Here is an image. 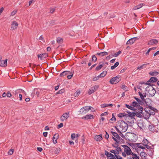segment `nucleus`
I'll return each mask as SVG.
<instances>
[{
	"label": "nucleus",
	"instance_id": "nucleus-57",
	"mask_svg": "<svg viewBox=\"0 0 159 159\" xmlns=\"http://www.w3.org/2000/svg\"><path fill=\"white\" fill-rule=\"evenodd\" d=\"M63 126V125L62 123H60L58 125L57 127V128L59 129L61 127H62Z\"/></svg>",
	"mask_w": 159,
	"mask_h": 159
},
{
	"label": "nucleus",
	"instance_id": "nucleus-20",
	"mask_svg": "<svg viewBox=\"0 0 159 159\" xmlns=\"http://www.w3.org/2000/svg\"><path fill=\"white\" fill-rule=\"evenodd\" d=\"M148 128L149 130L152 132H154L155 129V127L153 125V124H152L150 123V124L148 125Z\"/></svg>",
	"mask_w": 159,
	"mask_h": 159
},
{
	"label": "nucleus",
	"instance_id": "nucleus-44",
	"mask_svg": "<svg viewBox=\"0 0 159 159\" xmlns=\"http://www.w3.org/2000/svg\"><path fill=\"white\" fill-rule=\"evenodd\" d=\"M111 133L112 134L113 136V137H114L116 138L117 137V136L118 135L117 133L116 132L111 131Z\"/></svg>",
	"mask_w": 159,
	"mask_h": 159
},
{
	"label": "nucleus",
	"instance_id": "nucleus-42",
	"mask_svg": "<svg viewBox=\"0 0 159 159\" xmlns=\"http://www.w3.org/2000/svg\"><path fill=\"white\" fill-rule=\"evenodd\" d=\"M102 78L101 76H100V75L96 76H95L93 79V81H96L98 80L100 78Z\"/></svg>",
	"mask_w": 159,
	"mask_h": 159
},
{
	"label": "nucleus",
	"instance_id": "nucleus-19",
	"mask_svg": "<svg viewBox=\"0 0 159 159\" xmlns=\"http://www.w3.org/2000/svg\"><path fill=\"white\" fill-rule=\"evenodd\" d=\"M158 43L157 40L156 39H152L150 40L148 42V45H152L153 44H157Z\"/></svg>",
	"mask_w": 159,
	"mask_h": 159
},
{
	"label": "nucleus",
	"instance_id": "nucleus-52",
	"mask_svg": "<svg viewBox=\"0 0 159 159\" xmlns=\"http://www.w3.org/2000/svg\"><path fill=\"white\" fill-rule=\"evenodd\" d=\"M139 83L140 84H146V85H150L151 84L150 83H148V82H140Z\"/></svg>",
	"mask_w": 159,
	"mask_h": 159
},
{
	"label": "nucleus",
	"instance_id": "nucleus-33",
	"mask_svg": "<svg viewBox=\"0 0 159 159\" xmlns=\"http://www.w3.org/2000/svg\"><path fill=\"white\" fill-rule=\"evenodd\" d=\"M149 143L148 140L146 139H144L142 141V144L144 146L148 144Z\"/></svg>",
	"mask_w": 159,
	"mask_h": 159
},
{
	"label": "nucleus",
	"instance_id": "nucleus-46",
	"mask_svg": "<svg viewBox=\"0 0 159 159\" xmlns=\"http://www.w3.org/2000/svg\"><path fill=\"white\" fill-rule=\"evenodd\" d=\"M92 61L96 62L97 60V57H96L95 55H93L92 56Z\"/></svg>",
	"mask_w": 159,
	"mask_h": 159
},
{
	"label": "nucleus",
	"instance_id": "nucleus-37",
	"mask_svg": "<svg viewBox=\"0 0 159 159\" xmlns=\"http://www.w3.org/2000/svg\"><path fill=\"white\" fill-rule=\"evenodd\" d=\"M125 106L128 109H130V110L133 111V108L132 107V103H131L130 104V105H129L128 104H125Z\"/></svg>",
	"mask_w": 159,
	"mask_h": 159
},
{
	"label": "nucleus",
	"instance_id": "nucleus-14",
	"mask_svg": "<svg viewBox=\"0 0 159 159\" xmlns=\"http://www.w3.org/2000/svg\"><path fill=\"white\" fill-rule=\"evenodd\" d=\"M124 152H126L127 155H132V153H134L132 152L131 149L129 147L124 149Z\"/></svg>",
	"mask_w": 159,
	"mask_h": 159
},
{
	"label": "nucleus",
	"instance_id": "nucleus-64",
	"mask_svg": "<svg viewBox=\"0 0 159 159\" xmlns=\"http://www.w3.org/2000/svg\"><path fill=\"white\" fill-rule=\"evenodd\" d=\"M80 91H78L76 92V93H75V96H77L79 95V94H80Z\"/></svg>",
	"mask_w": 159,
	"mask_h": 159
},
{
	"label": "nucleus",
	"instance_id": "nucleus-1",
	"mask_svg": "<svg viewBox=\"0 0 159 159\" xmlns=\"http://www.w3.org/2000/svg\"><path fill=\"white\" fill-rule=\"evenodd\" d=\"M119 127L122 132H125L128 128V124L124 121L120 120L118 121L117 127Z\"/></svg>",
	"mask_w": 159,
	"mask_h": 159
},
{
	"label": "nucleus",
	"instance_id": "nucleus-5",
	"mask_svg": "<svg viewBox=\"0 0 159 159\" xmlns=\"http://www.w3.org/2000/svg\"><path fill=\"white\" fill-rule=\"evenodd\" d=\"M69 116V112H68L65 113L61 117V121H63L64 120H67Z\"/></svg>",
	"mask_w": 159,
	"mask_h": 159
},
{
	"label": "nucleus",
	"instance_id": "nucleus-24",
	"mask_svg": "<svg viewBox=\"0 0 159 159\" xmlns=\"http://www.w3.org/2000/svg\"><path fill=\"white\" fill-rule=\"evenodd\" d=\"M108 54V53L106 52H103L99 53H97L96 55H98L99 56L102 57L106 55H107Z\"/></svg>",
	"mask_w": 159,
	"mask_h": 159
},
{
	"label": "nucleus",
	"instance_id": "nucleus-12",
	"mask_svg": "<svg viewBox=\"0 0 159 159\" xmlns=\"http://www.w3.org/2000/svg\"><path fill=\"white\" fill-rule=\"evenodd\" d=\"M82 119L85 120L92 119H94V116L92 115L89 114L86 115L85 116L83 117Z\"/></svg>",
	"mask_w": 159,
	"mask_h": 159
},
{
	"label": "nucleus",
	"instance_id": "nucleus-6",
	"mask_svg": "<svg viewBox=\"0 0 159 159\" xmlns=\"http://www.w3.org/2000/svg\"><path fill=\"white\" fill-rule=\"evenodd\" d=\"M112 139L116 141V142L115 143V144L116 145V143H119L124 140L119 135L117 136V137L116 138L114 137H112Z\"/></svg>",
	"mask_w": 159,
	"mask_h": 159
},
{
	"label": "nucleus",
	"instance_id": "nucleus-56",
	"mask_svg": "<svg viewBox=\"0 0 159 159\" xmlns=\"http://www.w3.org/2000/svg\"><path fill=\"white\" fill-rule=\"evenodd\" d=\"M112 118L110 119V120L111 121H115L116 120V118L114 116L113 114H112Z\"/></svg>",
	"mask_w": 159,
	"mask_h": 159
},
{
	"label": "nucleus",
	"instance_id": "nucleus-36",
	"mask_svg": "<svg viewBox=\"0 0 159 159\" xmlns=\"http://www.w3.org/2000/svg\"><path fill=\"white\" fill-rule=\"evenodd\" d=\"M112 146L114 148H116V150L117 151H119L120 152H121L122 151V149H121V148L118 147V146H116L114 145V144H113L112 145Z\"/></svg>",
	"mask_w": 159,
	"mask_h": 159
},
{
	"label": "nucleus",
	"instance_id": "nucleus-23",
	"mask_svg": "<svg viewBox=\"0 0 159 159\" xmlns=\"http://www.w3.org/2000/svg\"><path fill=\"white\" fill-rule=\"evenodd\" d=\"M157 80L158 79L156 77H151L149 80L148 81V83L149 82H156L157 81Z\"/></svg>",
	"mask_w": 159,
	"mask_h": 159
},
{
	"label": "nucleus",
	"instance_id": "nucleus-2",
	"mask_svg": "<svg viewBox=\"0 0 159 159\" xmlns=\"http://www.w3.org/2000/svg\"><path fill=\"white\" fill-rule=\"evenodd\" d=\"M145 91L148 93L150 97H153L156 92L155 89L151 85L146 88Z\"/></svg>",
	"mask_w": 159,
	"mask_h": 159
},
{
	"label": "nucleus",
	"instance_id": "nucleus-48",
	"mask_svg": "<svg viewBox=\"0 0 159 159\" xmlns=\"http://www.w3.org/2000/svg\"><path fill=\"white\" fill-rule=\"evenodd\" d=\"M121 53V52L120 51H119L116 53L113 54V56L115 57H117Z\"/></svg>",
	"mask_w": 159,
	"mask_h": 159
},
{
	"label": "nucleus",
	"instance_id": "nucleus-15",
	"mask_svg": "<svg viewBox=\"0 0 159 159\" xmlns=\"http://www.w3.org/2000/svg\"><path fill=\"white\" fill-rule=\"evenodd\" d=\"M105 154L107 157H111L110 158H108V159H113V158H115V156L113 155L111 153L109 152L108 151H105Z\"/></svg>",
	"mask_w": 159,
	"mask_h": 159
},
{
	"label": "nucleus",
	"instance_id": "nucleus-53",
	"mask_svg": "<svg viewBox=\"0 0 159 159\" xmlns=\"http://www.w3.org/2000/svg\"><path fill=\"white\" fill-rule=\"evenodd\" d=\"M73 73L71 72V74L68 75L67 76V78L69 79H71L73 75Z\"/></svg>",
	"mask_w": 159,
	"mask_h": 159
},
{
	"label": "nucleus",
	"instance_id": "nucleus-30",
	"mask_svg": "<svg viewBox=\"0 0 159 159\" xmlns=\"http://www.w3.org/2000/svg\"><path fill=\"white\" fill-rule=\"evenodd\" d=\"M147 151L148 152V154L150 157H151L152 156L154 152V150L152 148L151 149L148 150H147Z\"/></svg>",
	"mask_w": 159,
	"mask_h": 159
},
{
	"label": "nucleus",
	"instance_id": "nucleus-8",
	"mask_svg": "<svg viewBox=\"0 0 159 159\" xmlns=\"http://www.w3.org/2000/svg\"><path fill=\"white\" fill-rule=\"evenodd\" d=\"M138 125L139 128L142 130H144L145 129L146 125L144 122L142 121L139 122L137 123Z\"/></svg>",
	"mask_w": 159,
	"mask_h": 159
},
{
	"label": "nucleus",
	"instance_id": "nucleus-21",
	"mask_svg": "<svg viewBox=\"0 0 159 159\" xmlns=\"http://www.w3.org/2000/svg\"><path fill=\"white\" fill-rule=\"evenodd\" d=\"M7 59L5 61L2 60L0 61V66L2 67H6L7 65Z\"/></svg>",
	"mask_w": 159,
	"mask_h": 159
},
{
	"label": "nucleus",
	"instance_id": "nucleus-54",
	"mask_svg": "<svg viewBox=\"0 0 159 159\" xmlns=\"http://www.w3.org/2000/svg\"><path fill=\"white\" fill-rule=\"evenodd\" d=\"M7 96L8 98H11V97L12 95L10 91H8L7 92Z\"/></svg>",
	"mask_w": 159,
	"mask_h": 159
},
{
	"label": "nucleus",
	"instance_id": "nucleus-51",
	"mask_svg": "<svg viewBox=\"0 0 159 159\" xmlns=\"http://www.w3.org/2000/svg\"><path fill=\"white\" fill-rule=\"evenodd\" d=\"M64 92V90L63 89H61L59 90L58 92H57L56 93V94H61V93H63Z\"/></svg>",
	"mask_w": 159,
	"mask_h": 159
},
{
	"label": "nucleus",
	"instance_id": "nucleus-41",
	"mask_svg": "<svg viewBox=\"0 0 159 159\" xmlns=\"http://www.w3.org/2000/svg\"><path fill=\"white\" fill-rule=\"evenodd\" d=\"M140 155L141 157H143V158L144 157H145L146 156H147V153L146 152H141L140 153Z\"/></svg>",
	"mask_w": 159,
	"mask_h": 159
},
{
	"label": "nucleus",
	"instance_id": "nucleus-63",
	"mask_svg": "<svg viewBox=\"0 0 159 159\" xmlns=\"http://www.w3.org/2000/svg\"><path fill=\"white\" fill-rule=\"evenodd\" d=\"M105 132L106 134L105 135V138L107 139H108L109 137V135L108 133L106 131H105Z\"/></svg>",
	"mask_w": 159,
	"mask_h": 159
},
{
	"label": "nucleus",
	"instance_id": "nucleus-32",
	"mask_svg": "<svg viewBox=\"0 0 159 159\" xmlns=\"http://www.w3.org/2000/svg\"><path fill=\"white\" fill-rule=\"evenodd\" d=\"M84 108V110L86 111V113L88 112L89 111L91 110V108H92V107L91 106H85L83 107Z\"/></svg>",
	"mask_w": 159,
	"mask_h": 159
},
{
	"label": "nucleus",
	"instance_id": "nucleus-43",
	"mask_svg": "<svg viewBox=\"0 0 159 159\" xmlns=\"http://www.w3.org/2000/svg\"><path fill=\"white\" fill-rule=\"evenodd\" d=\"M57 41L58 43H61L63 41V39L61 38H57Z\"/></svg>",
	"mask_w": 159,
	"mask_h": 159
},
{
	"label": "nucleus",
	"instance_id": "nucleus-7",
	"mask_svg": "<svg viewBox=\"0 0 159 159\" xmlns=\"http://www.w3.org/2000/svg\"><path fill=\"white\" fill-rule=\"evenodd\" d=\"M98 85H95L93 87L91 88L88 91V93L89 95H90L92 93H93L94 92L96 91L97 89L98 88Z\"/></svg>",
	"mask_w": 159,
	"mask_h": 159
},
{
	"label": "nucleus",
	"instance_id": "nucleus-4",
	"mask_svg": "<svg viewBox=\"0 0 159 159\" xmlns=\"http://www.w3.org/2000/svg\"><path fill=\"white\" fill-rule=\"evenodd\" d=\"M120 76L117 75L111 79L110 80V83L112 84H116L120 81Z\"/></svg>",
	"mask_w": 159,
	"mask_h": 159
},
{
	"label": "nucleus",
	"instance_id": "nucleus-29",
	"mask_svg": "<svg viewBox=\"0 0 159 159\" xmlns=\"http://www.w3.org/2000/svg\"><path fill=\"white\" fill-rule=\"evenodd\" d=\"M149 75L151 76H156L159 74V72H157L156 70H154L149 73Z\"/></svg>",
	"mask_w": 159,
	"mask_h": 159
},
{
	"label": "nucleus",
	"instance_id": "nucleus-22",
	"mask_svg": "<svg viewBox=\"0 0 159 159\" xmlns=\"http://www.w3.org/2000/svg\"><path fill=\"white\" fill-rule=\"evenodd\" d=\"M70 74H71V72L70 71H65L60 73V76L61 77H63Z\"/></svg>",
	"mask_w": 159,
	"mask_h": 159
},
{
	"label": "nucleus",
	"instance_id": "nucleus-49",
	"mask_svg": "<svg viewBox=\"0 0 159 159\" xmlns=\"http://www.w3.org/2000/svg\"><path fill=\"white\" fill-rule=\"evenodd\" d=\"M14 151V149H11L8 152V154L9 155H11L13 154Z\"/></svg>",
	"mask_w": 159,
	"mask_h": 159
},
{
	"label": "nucleus",
	"instance_id": "nucleus-18",
	"mask_svg": "<svg viewBox=\"0 0 159 159\" xmlns=\"http://www.w3.org/2000/svg\"><path fill=\"white\" fill-rule=\"evenodd\" d=\"M126 112L128 113L127 114V117H129L131 119L134 118V112H131L129 111H127Z\"/></svg>",
	"mask_w": 159,
	"mask_h": 159
},
{
	"label": "nucleus",
	"instance_id": "nucleus-60",
	"mask_svg": "<svg viewBox=\"0 0 159 159\" xmlns=\"http://www.w3.org/2000/svg\"><path fill=\"white\" fill-rule=\"evenodd\" d=\"M145 148H146L148 149V150L149 149H151L152 148V147H151V146H149L148 144H147L146 145H145Z\"/></svg>",
	"mask_w": 159,
	"mask_h": 159
},
{
	"label": "nucleus",
	"instance_id": "nucleus-61",
	"mask_svg": "<svg viewBox=\"0 0 159 159\" xmlns=\"http://www.w3.org/2000/svg\"><path fill=\"white\" fill-rule=\"evenodd\" d=\"M115 128L116 129V130L119 132V133H120V132H122L121 130V129H120V128L119 127V128H117V127L115 126Z\"/></svg>",
	"mask_w": 159,
	"mask_h": 159
},
{
	"label": "nucleus",
	"instance_id": "nucleus-39",
	"mask_svg": "<svg viewBox=\"0 0 159 159\" xmlns=\"http://www.w3.org/2000/svg\"><path fill=\"white\" fill-rule=\"evenodd\" d=\"M107 72L106 71H103L99 75L101 77H104L107 74Z\"/></svg>",
	"mask_w": 159,
	"mask_h": 159
},
{
	"label": "nucleus",
	"instance_id": "nucleus-10",
	"mask_svg": "<svg viewBox=\"0 0 159 159\" xmlns=\"http://www.w3.org/2000/svg\"><path fill=\"white\" fill-rule=\"evenodd\" d=\"M18 24L16 21L15 20H13L11 24V28L12 30H14L17 28V27L18 26Z\"/></svg>",
	"mask_w": 159,
	"mask_h": 159
},
{
	"label": "nucleus",
	"instance_id": "nucleus-26",
	"mask_svg": "<svg viewBox=\"0 0 159 159\" xmlns=\"http://www.w3.org/2000/svg\"><path fill=\"white\" fill-rule=\"evenodd\" d=\"M52 149L55 154H58L60 150V148H56L55 147H53Z\"/></svg>",
	"mask_w": 159,
	"mask_h": 159
},
{
	"label": "nucleus",
	"instance_id": "nucleus-3",
	"mask_svg": "<svg viewBox=\"0 0 159 159\" xmlns=\"http://www.w3.org/2000/svg\"><path fill=\"white\" fill-rule=\"evenodd\" d=\"M132 106L133 108V111H136L139 110L140 111L142 112V110H143V108L141 106V105L136 101H133L131 102Z\"/></svg>",
	"mask_w": 159,
	"mask_h": 159
},
{
	"label": "nucleus",
	"instance_id": "nucleus-34",
	"mask_svg": "<svg viewBox=\"0 0 159 159\" xmlns=\"http://www.w3.org/2000/svg\"><path fill=\"white\" fill-rule=\"evenodd\" d=\"M156 110H153L152 111H149L150 112L148 114V115L147 116V118L148 119L150 116V115H154L155 114V111Z\"/></svg>",
	"mask_w": 159,
	"mask_h": 159
},
{
	"label": "nucleus",
	"instance_id": "nucleus-9",
	"mask_svg": "<svg viewBox=\"0 0 159 159\" xmlns=\"http://www.w3.org/2000/svg\"><path fill=\"white\" fill-rule=\"evenodd\" d=\"M138 39L137 37H134L129 39L126 43V44L131 45Z\"/></svg>",
	"mask_w": 159,
	"mask_h": 159
},
{
	"label": "nucleus",
	"instance_id": "nucleus-40",
	"mask_svg": "<svg viewBox=\"0 0 159 159\" xmlns=\"http://www.w3.org/2000/svg\"><path fill=\"white\" fill-rule=\"evenodd\" d=\"M100 64V63H99ZM103 66V65L102 64H99V65L96 67L95 68V70L97 71H98L100 70Z\"/></svg>",
	"mask_w": 159,
	"mask_h": 159
},
{
	"label": "nucleus",
	"instance_id": "nucleus-62",
	"mask_svg": "<svg viewBox=\"0 0 159 159\" xmlns=\"http://www.w3.org/2000/svg\"><path fill=\"white\" fill-rule=\"evenodd\" d=\"M71 138L73 140L75 137V134L74 133L72 134L71 135Z\"/></svg>",
	"mask_w": 159,
	"mask_h": 159
},
{
	"label": "nucleus",
	"instance_id": "nucleus-17",
	"mask_svg": "<svg viewBox=\"0 0 159 159\" xmlns=\"http://www.w3.org/2000/svg\"><path fill=\"white\" fill-rule=\"evenodd\" d=\"M38 56L39 58H40V60H42L48 57V55L47 54L43 53L38 55Z\"/></svg>",
	"mask_w": 159,
	"mask_h": 159
},
{
	"label": "nucleus",
	"instance_id": "nucleus-50",
	"mask_svg": "<svg viewBox=\"0 0 159 159\" xmlns=\"http://www.w3.org/2000/svg\"><path fill=\"white\" fill-rule=\"evenodd\" d=\"M108 107V104L104 103L101 105V108H104Z\"/></svg>",
	"mask_w": 159,
	"mask_h": 159
},
{
	"label": "nucleus",
	"instance_id": "nucleus-11",
	"mask_svg": "<svg viewBox=\"0 0 159 159\" xmlns=\"http://www.w3.org/2000/svg\"><path fill=\"white\" fill-rule=\"evenodd\" d=\"M139 94L141 98V100H142V101H143V102L145 103V104L147 106L148 105V104H147L148 102H147L148 99H145L143 96V94L140 92H139ZM148 100H150V99L148 98Z\"/></svg>",
	"mask_w": 159,
	"mask_h": 159
},
{
	"label": "nucleus",
	"instance_id": "nucleus-59",
	"mask_svg": "<svg viewBox=\"0 0 159 159\" xmlns=\"http://www.w3.org/2000/svg\"><path fill=\"white\" fill-rule=\"evenodd\" d=\"M121 88L124 90H126V91H127V87L125 85H122V86L121 87Z\"/></svg>",
	"mask_w": 159,
	"mask_h": 159
},
{
	"label": "nucleus",
	"instance_id": "nucleus-45",
	"mask_svg": "<svg viewBox=\"0 0 159 159\" xmlns=\"http://www.w3.org/2000/svg\"><path fill=\"white\" fill-rule=\"evenodd\" d=\"M148 108L149 109V111H152L153 110H157L156 108L152 107L150 105H148Z\"/></svg>",
	"mask_w": 159,
	"mask_h": 159
},
{
	"label": "nucleus",
	"instance_id": "nucleus-27",
	"mask_svg": "<svg viewBox=\"0 0 159 159\" xmlns=\"http://www.w3.org/2000/svg\"><path fill=\"white\" fill-rule=\"evenodd\" d=\"M134 98L136 100L137 102L140 104L141 105H142L143 104L145 105V103L143 102V101H142V100H140L136 97H134Z\"/></svg>",
	"mask_w": 159,
	"mask_h": 159
},
{
	"label": "nucleus",
	"instance_id": "nucleus-55",
	"mask_svg": "<svg viewBox=\"0 0 159 159\" xmlns=\"http://www.w3.org/2000/svg\"><path fill=\"white\" fill-rule=\"evenodd\" d=\"M55 8H51L50 9V13L52 14L55 11Z\"/></svg>",
	"mask_w": 159,
	"mask_h": 159
},
{
	"label": "nucleus",
	"instance_id": "nucleus-47",
	"mask_svg": "<svg viewBox=\"0 0 159 159\" xmlns=\"http://www.w3.org/2000/svg\"><path fill=\"white\" fill-rule=\"evenodd\" d=\"M137 144H138L137 147L138 148H141L143 149H145V146L144 147V146H142V143Z\"/></svg>",
	"mask_w": 159,
	"mask_h": 159
},
{
	"label": "nucleus",
	"instance_id": "nucleus-58",
	"mask_svg": "<svg viewBox=\"0 0 159 159\" xmlns=\"http://www.w3.org/2000/svg\"><path fill=\"white\" fill-rule=\"evenodd\" d=\"M114 56L113 54H112L111 55H109L106 57V59L107 60H109L112 57Z\"/></svg>",
	"mask_w": 159,
	"mask_h": 159
},
{
	"label": "nucleus",
	"instance_id": "nucleus-31",
	"mask_svg": "<svg viewBox=\"0 0 159 159\" xmlns=\"http://www.w3.org/2000/svg\"><path fill=\"white\" fill-rule=\"evenodd\" d=\"M147 64H149V63L144 64H143L141 66H140L137 68V70H140L143 68H145L146 67V65Z\"/></svg>",
	"mask_w": 159,
	"mask_h": 159
},
{
	"label": "nucleus",
	"instance_id": "nucleus-28",
	"mask_svg": "<svg viewBox=\"0 0 159 159\" xmlns=\"http://www.w3.org/2000/svg\"><path fill=\"white\" fill-rule=\"evenodd\" d=\"M94 139L97 141H100L102 139V137L101 134L97 135L95 136Z\"/></svg>",
	"mask_w": 159,
	"mask_h": 159
},
{
	"label": "nucleus",
	"instance_id": "nucleus-25",
	"mask_svg": "<svg viewBox=\"0 0 159 159\" xmlns=\"http://www.w3.org/2000/svg\"><path fill=\"white\" fill-rule=\"evenodd\" d=\"M132 157L130 156L128 158V159H139V157L137 156L136 154L132 153Z\"/></svg>",
	"mask_w": 159,
	"mask_h": 159
},
{
	"label": "nucleus",
	"instance_id": "nucleus-13",
	"mask_svg": "<svg viewBox=\"0 0 159 159\" xmlns=\"http://www.w3.org/2000/svg\"><path fill=\"white\" fill-rule=\"evenodd\" d=\"M59 135L58 133H56L52 138L53 143L55 144L57 143V140L58 139Z\"/></svg>",
	"mask_w": 159,
	"mask_h": 159
},
{
	"label": "nucleus",
	"instance_id": "nucleus-16",
	"mask_svg": "<svg viewBox=\"0 0 159 159\" xmlns=\"http://www.w3.org/2000/svg\"><path fill=\"white\" fill-rule=\"evenodd\" d=\"M140 110H136L137 111H135L134 112V116L135 115L139 117V118H142V115L141 114H142L143 111V110H142V111H142V112H141L140 111H139Z\"/></svg>",
	"mask_w": 159,
	"mask_h": 159
},
{
	"label": "nucleus",
	"instance_id": "nucleus-38",
	"mask_svg": "<svg viewBox=\"0 0 159 159\" xmlns=\"http://www.w3.org/2000/svg\"><path fill=\"white\" fill-rule=\"evenodd\" d=\"M79 112L81 115H84L87 113L83 107L80 110Z\"/></svg>",
	"mask_w": 159,
	"mask_h": 159
},
{
	"label": "nucleus",
	"instance_id": "nucleus-35",
	"mask_svg": "<svg viewBox=\"0 0 159 159\" xmlns=\"http://www.w3.org/2000/svg\"><path fill=\"white\" fill-rule=\"evenodd\" d=\"M118 116L120 118L124 116L127 117V114L125 113H120L118 115Z\"/></svg>",
	"mask_w": 159,
	"mask_h": 159
}]
</instances>
